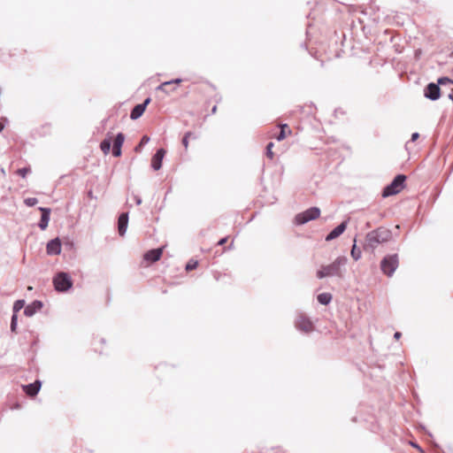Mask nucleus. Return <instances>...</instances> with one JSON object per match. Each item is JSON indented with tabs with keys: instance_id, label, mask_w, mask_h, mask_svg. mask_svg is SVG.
Returning a JSON list of instances; mask_svg holds the SVG:
<instances>
[{
	"instance_id": "f257e3e1",
	"label": "nucleus",
	"mask_w": 453,
	"mask_h": 453,
	"mask_svg": "<svg viewBox=\"0 0 453 453\" xmlns=\"http://www.w3.org/2000/svg\"><path fill=\"white\" fill-rule=\"evenodd\" d=\"M391 232L384 227H379L367 234L365 238V246L374 250L379 244L388 242L391 240Z\"/></svg>"
},
{
	"instance_id": "f03ea898",
	"label": "nucleus",
	"mask_w": 453,
	"mask_h": 453,
	"mask_svg": "<svg viewBox=\"0 0 453 453\" xmlns=\"http://www.w3.org/2000/svg\"><path fill=\"white\" fill-rule=\"evenodd\" d=\"M346 263L347 258L345 257H338L332 264L321 266V268L317 272V277L319 279L331 276L342 277V273L341 267Z\"/></svg>"
},
{
	"instance_id": "7ed1b4c3",
	"label": "nucleus",
	"mask_w": 453,
	"mask_h": 453,
	"mask_svg": "<svg viewBox=\"0 0 453 453\" xmlns=\"http://www.w3.org/2000/svg\"><path fill=\"white\" fill-rule=\"evenodd\" d=\"M406 176L398 174L393 181L384 188L382 196L388 197L399 194L405 187Z\"/></svg>"
},
{
	"instance_id": "20e7f679",
	"label": "nucleus",
	"mask_w": 453,
	"mask_h": 453,
	"mask_svg": "<svg viewBox=\"0 0 453 453\" xmlns=\"http://www.w3.org/2000/svg\"><path fill=\"white\" fill-rule=\"evenodd\" d=\"M53 284L57 291L64 292L73 286L71 277L66 273H58L53 278Z\"/></svg>"
},
{
	"instance_id": "39448f33",
	"label": "nucleus",
	"mask_w": 453,
	"mask_h": 453,
	"mask_svg": "<svg viewBox=\"0 0 453 453\" xmlns=\"http://www.w3.org/2000/svg\"><path fill=\"white\" fill-rule=\"evenodd\" d=\"M320 215V210L317 207H311L301 213H298L295 218V223L296 225H303L310 220L316 219Z\"/></svg>"
},
{
	"instance_id": "423d86ee",
	"label": "nucleus",
	"mask_w": 453,
	"mask_h": 453,
	"mask_svg": "<svg viewBox=\"0 0 453 453\" xmlns=\"http://www.w3.org/2000/svg\"><path fill=\"white\" fill-rule=\"evenodd\" d=\"M381 270L388 276H391L398 266V257L397 255H392L386 257L381 261Z\"/></svg>"
},
{
	"instance_id": "0eeeda50",
	"label": "nucleus",
	"mask_w": 453,
	"mask_h": 453,
	"mask_svg": "<svg viewBox=\"0 0 453 453\" xmlns=\"http://www.w3.org/2000/svg\"><path fill=\"white\" fill-rule=\"evenodd\" d=\"M296 327L303 332L311 333L314 330V325L304 314H299L295 321Z\"/></svg>"
},
{
	"instance_id": "6e6552de",
	"label": "nucleus",
	"mask_w": 453,
	"mask_h": 453,
	"mask_svg": "<svg viewBox=\"0 0 453 453\" xmlns=\"http://www.w3.org/2000/svg\"><path fill=\"white\" fill-rule=\"evenodd\" d=\"M182 82L181 79H174L169 81H165L157 87V90L165 94H171L177 90V87Z\"/></svg>"
},
{
	"instance_id": "1a4fd4ad",
	"label": "nucleus",
	"mask_w": 453,
	"mask_h": 453,
	"mask_svg": "<svg viewBox=\"0 0 453 453\" xmlns=\"http://www.w3.org/2000/svg\"><path fill=\"white\" fill-rule=\"evenodd\" d=\"M165 246H162L158 249L148 250L143 255V259L150 263H155L160 260Z\"/></svg>"
},
{
	"instance_id": "9d476101",
	"label": "nucleus",
	"mask_w": 453,
	"mask_h": 453,
	"mask_svg": "<svg viewBox=\"0 0 453 453\" xmlns=\"http://www.w3.org/2000/svg\"><path fill=\"white\" fill-rule=\"evenodd\" d=\"M441 90L437 84L429 83L425 88V96L431 100H437L441 96Z\"/></svg>"
},
{
	"instance_id": "9b49d317",
	"label": "nucleus",
	"mask_w": 453,
	"mask_h": 453,
	"mask_svg": "<svg viewBox=\"0 0 453 453\" xmlns=\"http://www.w3.org/2000/svg\"><path fill=\"white\" fill-rule=\"evenodd\" d=\"M150 103V98L148 97L142 104L135 105L130 113V118L134 120L139 119L144 113L146 107Z\"/></svg>"
},
{
	"instance_id": "f8f14e48",
	"label": "nucleus",
	"mask_w": 453,
	"mask_h": 453,
	"mask_svg": "<svg viewBox=\"0 0 453 453\" xmlns=\"http://www.w3.org/2000/svg\"><path fill=\"white\" fill-rule=\"evenodd\" d=\"M166 151L164 149H159L151 159V166L154 170L157 171L162 166V161Z\"/></svg>"
},
{
	"instance_id": "ddd939ff",
	"label": "nucleus",
	"mask_w": 453,
	"mask_h": 453,
	"mask_svg": "<svg viewBox=\"0 0 453 453\" xmlns=\"http://www.w3.org/2000/svg\"><path fill=\"white\" fill-rule=\"evenodd\" d=\"M125 136L122 133L117 134L113 141L112 155L119 157L121 155V147L124 143Z\"/></svg>"
},
{
	"instance_id": "4468645a",
	"label": "nucleus",
	"mask_w": 453,
	"mask_h": 453,
	"mask_svg": "<svg viewBox=\"0 0 453 453\" xmlns=\"http://www.w3.org/2000/svg\"><path fill=\"white\" fill-rule=\"evenodd\" d=\"M22 388L28 396L34 397L38 394L41 388V381L35 380L34 383L22 386Z\"/></svg>"
},
{
	"instance_id": "2eb2a0df",
	"label": "nucleus",
	"mask_w": 453,
	"mask_h": 453,
	"mask_svg": "<svg viewBox=\"0 0 453 453\" xmlns=\"http://www.w3.org/2000/svg\"><path fill=\"white\" fill-rule=\"evenodd\" d=\"M47 253L49 255H58L61 252V242L58 238L51 240L47 244Z\"/></svg>"
},
{
	"instance_id": "dca6fc26",
	"label": "nucleus",
	"mask_w": 453,
	"mask_h": 453,
	"mask_svg": "<svg viewBox=\"0 0 453 453\" xmlns=\"http://www.w3.org/2000/svg\"><path fill=\"white\" fill-rule=\"evenodd\" d=\"M347 227V221H343L338 226H336L333 231H331L327 236L326 237V242H330L338 236H340Z\"/></svg>"
},
{
	"instance_id": "f3484780",
	"label": "nucleus",
	"mask_w": 453,
	"mask_h": 453,
	"mask_svg": "<svg viewBox=\"0 0 453 453\" xmlns=\"http://www.w3.org/2000/svg\"><path fill=\"white\" fill-rule=\"evenodd\" d=\"M128 224V215L127 213H122L119 217L118 220V230L119 235L123 236L127 231Z\"/></svg>"
},
{
	"instance_id": "a211bd4d",
	"label": "nucleus",
	"mask_w": 453,
	"mask_h": 453,
	"mask_svg": "<svg viewBox=\"0 0 453 453\" xmlns=\"http://www.w3.org/2000/svg\"><path fill=\"white\" fill-rule=\"evenodd\" d=\"M39 209L42 211V217H41V220L39 223V226L41 227V229L44 230L48 226V224H49L50 210L47 209V208H42V207Z\"/></svg>"
},
{
	"instance_id": "6ab92c4d",
	"label": "nucleus",
	"mask_w": 453,
	"mask_h": 453,
	"mask_svg": "<svg viewBox=\"0 0 453 453\" xmlns=\"http://www.w3.org/2000/svg\"><path fill=\"white\" fill-rule=\"evenodd\" d=\"M42 307V303L40 301H35L32 304L25 308L24 313L25 315L30 317L34 315L37 311L41 310Z\"/></svg>"
},
{
	"instance_id": "aec40b11",
	"label": "nucleus",
	"mask_w": 453,
	"mask_h": 453,
	"mask_svg": "<svg viewBox=\"0 0 453 453\" xmlns=\"http://www.w3.org/2000/svg\"><path fill=\"white\" fill-rule=\"evenodd\" d=\"M279 127H280V131L279 134L275 136V138L278 141H282L288 135H291L292 131L287 124H281Z\"/></svg>"
},
{
	"instance_id": "412c9836",
	"label": "nucleus",
	"mask_w": 453,
	"mask_h": 453,
	"mask_svg": "<svg viewBox=\"0 0 453 453\" xmlns=\"http://www.w3.org/2000/svg\"><path fill=\"white\" fill-rule=\"evenodd\" d=\"M317 299L321 304L326 305L331 302L332 295L329 293H322L318 296Z\"/></svg>"
},
{
	"instance_id": "4be33fe9",
	"label": "nucleus",
	"mask_w": 453,
	"mask_h": 453,
	"mask_svg": "<svg viewBox=\"0 0 453 453\" xmlns=\"http://www.w3.org/2000/svg\"><path fill=\"white\" fill-rule=\"evenodd\" d=\"M111 138H106L104 139L101 144H100V148L102 150V151L107 155L109 152H110V150H111Z\"/></svg>"
},
{
	"instance_id": "5701e85b",
	"label": "nucleus",
	"mask_w": 453,
	"mask_h": 453,
	"mask_svg": "<svg viewBox=\"0 0 453 453\" xmlns=\"http://www.w3.org/2000/svg\"><path fill=\"white\" fill-rule=\"evenodd\" d=\"M189 138L196 139V136L192 132H188V133L185 134V135H184V137L182 139V144H183V146H184L186 150H188V140H189Z\"/></svg>"
},
{
	"instance_id": "b1692460",
	"label": "nucleus",
	"mask_w": 453,
	"mask_h": 453,
	"mask_svg": "<svg viewBox=\"0 0 453 453\" xmlns=\"http://www.w3.org/2000/svg\"><path fill=\"white\" fill-rule=\"evenodd\" d=\"M350 254L353 259L356 261H357L361 257V251L357 248L356 244L353 245Z\"/></svg>"
},
{
	"instance_id": "393cba45",
	"label": "nucleus",
	"mask_w": 453,
	"mask_h": 453,
	"mask_svg": "<svg viewBox=\"0 0 453 453\" xmlns=\"http://www.w3.org/2000/svg\"><path fill=\"white\" fill-rule=\"evenodd\" d=\"M25 305V302L23 300H18L14 303L13 311L16 314L19 311H20Z\"/></svg>"
},
{
	"instance_id": "a878e982",
	"label": "nucleus",
	"mask_w": 453,
	"mask_h": 453,
	"mask_svg": "<svg viewBox=\"0 0 453 453\" xmlns=\"http://www.w3.org/2000/svg\"><path fill=\"white\" fill-rule=\"evenodd\" d=\"M30 172H31L30 167H23V168L17 170V174H19L22 178H25Z\"/></svg>"
},
{
	"instance_id": "bb28decb",
	"label": "nucleus",
	"mask_w": 453,
	"mask_h": 453,
	"mask_svg": "<svg viewBox=\"0 0 453 453\" xmlns=\"http://www.w3.org/2000/svg\"><path fill=\"white\" fill-rule=\"evenodd\" d=\"M274 144L273 142H269L266 146V156L270 158V159H273V157H274V154L273 152V148Z\"/></svg>"
},
{
	"instance_id": "cd10ccee",
	"label": "nucleus",
	"mask_w": 453,
	"mask_h": 453,
	"mask_svg": "<svg viewBox=\"0 0 453 453\" xmlns=\"http://www.w3.org/2000/svg\"><path fill=\"white\" fill-rule=\"evenodd\" d=\"M197 261H194V260H190L187 265H186V270L188 272L189 271H192L194 269H196L197 267Z\"/></svg>"
},
{
	"instance_id": "c85d7f7f",
	"label": "nucleus",
	"mask_w": 453,
	"mask_h": 453,
	"mask_svg": "<svg viewBox=\"0 0 453 453\" xmlns=\"http://www.w3.org/2000/svg\"><path fill=\"white\" fill-rule=\"evenodd\" d=\"M24 203L27 205V206H34L37 203H38V200L35 197H28V198H26Z\"/></svg>"
},
{
	"instance_id": "c756f323",
	"label": "nucleus",
	"mask_w": 453,
	"mask_h": 453,
	"mask_svg": "<svg viewBox=\"0 0 453 453\" xmlns=\"http://www.w3.org/2000/svg\"><path fill=\"white\" fill-rule=\"evenodd\" d=\"M16 327H17V315L13 314V316L12 318V322H11V329H12V331L15 332L16 331Z\"/></svg>"
},
{
	"instance_id": "7c9ffc66",
	"label": "nucleus",
	"mask_w": 453,
	"mask_h": 453,
	"mask_svg": "<svg viewBox=\"0 0 453 453\" xmlns=\"http://www.w3.org/2000/svg\"><path fill=\"white\" fill-rule=\"evenodd\" d=\"M150 141V138L147 135L142 136L139 145L135 148V150H138L142 145L146 144Z\"/></svg>"
},
{
	"instance_id": "2f4dec72",
	"label": "nucleus",
	"mask_w": 453,
	"mask_h": 453,
	"mask_svg": "<svg viewBox=\"0 0 453 453\" xmlns=\"http://www.w3.org/2000/svg\"><path fill=\"white\" fill-rule=\"evenodd\" d=\"M446 83H450L453 85V81L448 78H441L438 80V84L443 85Z\"/></svg>"
},
{
	"instance_id": "473e14b6",
	"label": "nucleus",
	"mask_w": 453,
	"mask_h": 453,
	"mask_svg": "<svg viewBox=\"0 0 453 453\" xmlns=\"http://www.w3.org/2000/svg\"><path fill=\"white\" fill-rule=\"evenodd\" d=\"M419 137V134L418 133H413L411 134V141L415 142Z\"/></svg>"
},
{
	"instance_id": "72a5a7b5",
	"label": "nucleus",
	"mask_w": 453,
	"mask_h": 453,
	"mask_svg": "<svg viewBox=\"0 0 453 453\" xmlns=\"http://www.w3.org/2000/svg\"><path fill=\"white\" fill-rule=\"evenodd\" d=\"M226 242H227V237H225V238H222L221 240H219L218 244L219 245H224Z\"/></svg>"
},
{
	"instance_id": "f704fd0d",
	"label": "nucleus",
	"mask_w": 453,
	"mask_h": 453,
	"mask_svg": "<svg viewBox=\"0 0 453 453\" xmlns=\"http://www.w3.org/2000/svg\"><path fill=\"white\" fill-rule=\"evenodd\" d=\"M394 337H395V339H397V340H398V339L401 337V333L396 332V333L395 334Z\"/></svg>"
},
{
	"instance_id": "c9c22d12",
	"label": "nucleus",
	"mask_w": 453,
	"mask_h": 453,
	"mask_svg": "<svg viewBox=\"0 0 453 453\" xmlns=\"http://www.w3.org/2000/svg\"><path fill=\"white\" fill-rule=\"evenodd\" d=\"M4 129V122L0 121V132H2Z\"/></svg>"
},
{
	"instance_id": "e433bc0d",
	"label": "nucleus",
	"mask_w": 453,
	"mask_h": 453,
	"mask_svg": "<svg viewBox=\"0 0 453 453\" xmlns=\"http://www.w3.org/2000/svg\"><path fill=\"white\" fill-rule=\"evenodd\" d=\"M211 112H212L213 114H215V113L217 112V106H216V105H214V106L212 107Z\"/></svg>"
},
{
	"instance_id": "4c0bfd02",
	"label": "nucleus",
	"mask_w": 453,
	"mask_h": 453,
	"mask_svg": "<svg viewBox=\"0 0 453 453\" xmlns=\"http://www.w3.org/2000/svg\"><path fill=\"white\" fill-rule=\"evenodd\" d=\"M137 204H140L142 203V200L140 198H136Z\"/></svg>"
},
{
	"instance_id": "58836bf2",
	"label": "nucleus",
	"mask_w": 453,
	"mask_h": 453,
	"mask_svg": "<svg viewBox=\"0 0 453 453\" xmlns=\"http://www.w3.org/2000/svg\"><path fill=\"white\" fill-rule=\"evenodd\" d=\"M449 97H450V98L452 99V101H453V96H452V95H450V96H449Z\"/></svg>"
}]
</instances>
